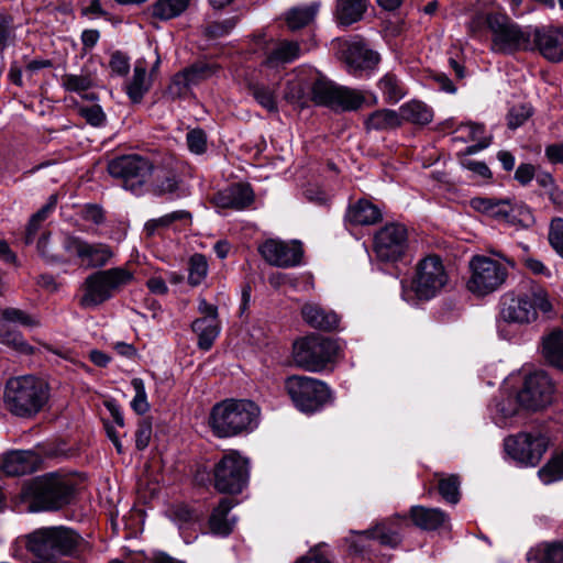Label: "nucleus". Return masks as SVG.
Wrapping results in <instances>:
<instances>
[{
	"instance_id": "35",
	"label": "nucleus",
	"mask_w": 563,
	"mask_h": 563,
	"mask_svg": "<svg viewBox=\"0 0 563 563\" xmlns=\"http://www.w3.org/2000/svg\"><path fill=\"white\" fill-rule=\"evenodd\" d=\"M400 124L409 122L412 124L426 125L433 119V111L426 103L411 100L399 108Z\"/></svg>"
},
{
	"instance_id": "59",
	"label": "nucleus",
	"mask_w": 563,
	"mask_h": 563,
	"mask_svg": "<svg viewBox=\"0 0 563 563\" xmlns=\"http://www.w3.org/2000/svg\"><path fill=\"white\" fill-rule=\"evenodd\" d=\"M79 114L91 125L100 126L106 121V114L102 111L101 107L98 104H92L89 107H81L79 109Z\"/></svg>"
},
{
	"instance_id": "22",
	"label": "nucleus",
	"mask_w": 563,
	"mask_h": 563,
	"mask_svg": "<svg viewBox=\"0 0 563 563\" xmlns=\"http://www.w3.org/2000/svg\"><path fill=\"white\" fill-rule=\"evenodd\" d=\"M41 457L34 451H12L3 455L0 470L8 476H20L37 470Z\"/></svg>"
},
{
	"instance_id": "1",
	"label": "nucleus",
	"mask_w": 563,
	"mask_h": 563,
	"mask_svg": "<svg viewBox=\"0 0 563 563\" xmlns=\"http://www.w3.org/2000/svg\"><path fill=\"white\" fill-rule=\"evenodd\" d=\"M258 406L247 399H225L213 406L210 427L219 438L253 431L260 422Z\"/></svg>"
},
{
	"instance_id": "34",
	"label": "nucleus",
	"mask_w": 563,
	"mask_h": 563,
	"mask_svg": "<svg viewBox=\"0 0 563 563\" xmlns=\"http://www.w3.org/2000/svg\"><path fill=\"white\" fill-rule=\"evenodd\" d=\"M146 63L143 59L136 60L133 69V76L125 86L129 98L137 103L151 87V80L146 76Z\"/></svg>"
},
{
	"instance_id": "46",
	"label": "nucleus",
	"mask_w": 563,
	"mask_h": 563,
	"mask_svg": "<svg viewBox=\"0 0 563 563\" xmlns=\"http://www.w3.org/2000/svg\"><path fill=\"white\" fill-rule=\"evenodd\" d=\"M438 489L442 498L450 504H457L460 500V478L457 475H440Z\"/></svg>"
},
{
	"instance_id": "12",
	"label": "nucleus",
	"mask_w": 563,
	"mask_h": 563,
	"mask_svg": "<svg viewBox=\"0 0 563 563\" xmlns=\"http://www.w3.org/2000/svg\"><path fill=\"white\" fill-rule=\"evenodd\" d=\"M213 479L220 493H241L249 483V461L236 451L224 454L214 466Z\"/></svg>"
},
{
	"instance_id": "51",
	"label": "nucleus",
	"mask_w": 563,
	"mask_h": 563,
	"mask_svg": "<svg viewBox=\"0 0 563 563\" xmlns=\"http://www.w3.org/2000/svg\"><path fill=\"white\" fill-rule=\"evenodd\" d=\"M254 99L266 110L276 111V88L266 87L264 85H254L251 87Z\"/></svg>"
},
{
	"instance_id": "20",
	"label": "nucleus",
	"mask_w": 563,
	"mask_h": 563,
	"mask_svg": "<svg viewBox=\"0 0 563 563\" xmlns=\"http://www.w3.org/2000/svg\"><path fill=\"white\" fill-rule=\"evenodd\" d=\"M319 89V104L327 106L333 110L353 111L358 109L365 101L362 92L347 87L336 86L327 78Z\"/></svg>"
},
{
	"instance_id": "55",
	"label": "nucleus",
	"mask_w": 563,
	"mask_h": 563,
	"mask_svg": "<svg viewBox=\"0 0 563 563\" xmlns=\"http://www.w3.org/2000/svg\"><path fill=\"white\" fill-rule=\"evenodd\" d=\"M548 239L551 247L563 258V218L551 220Z\"/></svg>"
},
{
	"instance_id": "33",
	"label": "nucleus",
	"mask_w": 563,
	"mask_h": 563,
	"mask_svg": "<svg viewBox=\"0 0 563 563\" xmlns=\"http://www.w3.org/2000/svg\"><path fill=\"white\" fill-rule=\"evenodd\" d=\"M319 1L307 5H298L285 13V21L289 30L297 31L311 24L320 10Z\"/></svg>"
},
{
	"instance_id": "49",
	"label": "nucleus",
	"mask_w": 563,
	"mask_h": 563,
	"mask_svg": "<svg viewBox=\"0 0 563 563\" xmlns=\"http://www.w3.org/2000/svg\"><path fill=\"white\" fill-rule=\"evenodd\" d=\"M534 223L536 219L528 206L511 201V216L509 219V225L520 229H528Z\"/></svg>"
},
{
	"instance_id": "7",
	"label": "nucleus",
	"mask_w": 563,
	"mask_h": 563,
	"mask_svg": "<svg viewBox=\"0 0 563 563\" xmlns=\"http://www.w3.org/2000/svg\"><path fill=\"white\" fill-rule=\"evenodd\" d=\"M134 275L126 267H113L90 274L84 283L80 303L85 308L97 307L131 284Z\"/></svg>"
},
{
	"instance_id": "19",
	"label": "nucleus",
	"mask_w": 563,
	"mask_h": 563,
	"mask_svg": "<svg viewBox=\"0 0 563 563\" xmlns=\"http://www.w3.org/2000/svg\"><path fill=\"white\" fill-rule=\"evenodd\" d=\"M263 258L273 266L292 267L301 262L302 247L297 241L285 242L277 239H268L258 246Z\"/></svg>"
},
{
	"instance_id": "41",
	"label": "nucleus",
	"mask_w": 563,
	"mask_h": 563,
	"mask_svg": "<svg viewBox=\"0 0 563 563\" xmlns=\"http://www.w3.org/2000/svg\"><path fill=\"white\" fill-rule=\"evenodd\" d=\"M378 88L388 103H397L406 95L401 81L394 74H386L379 81Z\"/></svg>"
},
{
	"instance_id": "17",
	"label": "nucleus",
	"mask_w": 563,
	"mask_h": 563,
	"mask_svg": "<svg viewBox=\"0 0 563 563\" xmlns=\"http://www.w3.org/2000/svg\"><path fill=\"white\" fill-rule=\"evenodd\" d=\"M65 252L76 256L88 267L106 266L114 256L112 247L106 243H90L80 236L66 234L63 239Z\"/></svg>"
},
{
	"instance_id": "38",
	"label": "nucleus",
	"mask_w": 563,
	"mask_h": 563,
	"mask_svg": "<svg viewBox=\"0 0 563 563\" xmlns=\"http://www.w3.org/2000/svg\"><path fill=\"white\" fill-rule=\"evenodd\" d=\"M299 55L300 47L297 42L283 41L267 55L265 64L273 67L277 64L290 63Z\"/></svg>"
},
{
	"instance_id": "10",
	"label": "nucleus",
	"mask_w": 563,
	"mask_h": 563,
	"mask_svg": "<svg viewBox=\"0 0 563 563\" xmlns=\"http://www.w3.org/2000/svg\"><path fill=\"white\" fill-rule=\"evenodd\" d=\"M285 389L296 408L306 413L316 412L333 400L331 388L309 376H289L285 380Z\"/></svg>"
},
{
	"instance_id": "47",
	"label": "nucleus",
	"mask_w": 563,
	"mask_h": 563,
	"mask_svg": "<svg viewBox=\"0 0 563 563\" xmlns=\"http://www.w3.org/2000/svg\"><path fill=\"white\" fill-rule=\"evenodd\" d=\"M208 262L202 254H194L188 262V283L191 286H199L208 275Z\"/></svg>"
},
{
	"instance_id": "39",
	"label": "nucleus",
	"mask_w": 563,
	"mask_h": 563,
	"mask_svg": "<svg viewBox=\"0 0 563 563\" xmlns=\"http://www.w3.org/2000/svg\"><path fill=\"white\" fill-rule=\"evenodd\" d=\"M191 214L186 210H176L159 218L150 219L144 224L147 236H152L162 230L169 229L178 221L189 220Z\"/></svg>"
},
{
	"instance_id": "44",
	"label": "nucleus",
	"mask_w": 563,
	"mask_h": 563,
	"mask_svg": "<svg viewBox=\"0 0 563 563\" xmlns=\"http://www.w3.org/2000/svg\"><path fill=\"white\" fill-rule=\"evenodd\" d=\"M0 343L9 345L22 353L30 354L33 352L32 346L24 341L22 334L3 320H0Z\"/></svg>"
},
{
	"instance_id": "63",
	"label": "nucleus",
	"mask_w": 563,
	"mask_h": 563,
	"mask_svg": "<svg viewBox=\"0 0 563 563\" xmlns=\"http://www.w3.org/2000/svg\"><path fill=\"white\" fill-rule=\"evenodd\" d=\"M457 131L467 132V136L465 137V142H479L483 137H492V135L485 134L484 125L477 123H466L461 125Z\"/></svg>"
},
{
	"instance_id": "32",
	"label": "nucleus",
	"mask_w": 563,
	"mask_h": 563,
	"mask_svg": "<svg viewBox=\"0 0 563 563\" xmlns=\"http://www.w3.org/2000/svg\"><path fill=\"white\" fill-rule=\"evenodd\" d=\"M366 9L364 0H336L334 18L340 25L349 26L361 21Z\"/></svg>"
},
{
	"instance_id": "14",
	"label": "nucleus",
	"mask_w": 563,
	"mask_h": 563,
	"mask_svg": "<svg viewBox=\"0 0 563 563\" xmlns=\"http://www.w3.org/2000/svg\"><path fill=\"white\" fill-rule=\"evenodd\" d=\"M373 251L380 262L401 261L408 251V230L401 223H388L374 235Z\"/></svg>"
},
{
	"instance_id": "53",
	"label": "nucleus",
	"mask_w": 563,
	"mask_h": 563,
	"mask_svg": "<svg viewBox=\"0 0 563 563\" xmlns=\"http://www.w3.org/2000/svg\"><path fill=\"white\" fill-rule=\"evenodd\" d=\"M131 385L135 391L131 407L137 415H144L150 410L144 382L141 378H133Z\"/></svg>"
},
{
	"instance_id": "31",
	"label": "nucleus",
	"mask_w": 563,
	"mask_h": 563,
	"mask_svg": "<svg viewBox=\"0 0 563 563\" xmlns=\"http://www.w3.org/2000/svg\"><path fill=\"white\" fill-rule=\"evenodd\" d=\"M232 508L233 501L231 499L223 498L220 500L209 519V526L212 533L225 537L232 532L235 519L228 517Z\"/></svg>"
},
{
	"instance_id": "64",
	"label": "nucleus",
	"mask_w": 563,
	"mask_h": 563,
	"mask_svg": "<svg viewBox=\"0 0 563 563\" xmlns=\"http://www.w3.org/2000/svg\"><path fill=\"white\" fill-rule=\"evenodd\" d=\"M81 218L97 225L104 221L102 209L97 205H86L81 210Z\"/></svg>"
},
{
	"instance_id": "6",
	"label": "nucleus",
	"mask_w": 563,
	"mask_h": 563,
	"mask_svg": "<svg viewBox=\"0 0 563 563\" xmlns=\"http://www.w3.org/2000/svg\"><path fill=\"white\" fill-rule=\"evenodd\" d=\"M496 255L505 263L484 255H475L471 258L466 287L473 295L478 297L490 295L506 283L509 275L507 265L514 268L515 262L504 257L501 253H496Z\"/></svg>"
},
{
	"instance_id": "54",
	"label": "nucleus",
	"mask_w": 563,
	"mask_h": 563,
	"mask_svg": "<svg viewBox=\"0 0 563 563\" xmlns=\"http://www.w3.org/2000/svg\"><path fill=\"white\" fill-rule=\"evenodd\" d=\"M178 189V179L173 172H164L157 175L153 187V192L157 196L174 194Z\"/></svg>"
},
{
	"instance_id": "43",
	"label": "nucleus",
	"mask_w": 563,
	"mask_h": 563,
	"mask_svg": "<svg viewBox=\"0 0 563 563\" xmlns=\"http://www.w3.org/2000/svg\"><path fill=\"white\" fill-rule=\"evenodd\" d=\"M57 197L53 195L48 198V201L36 213H34L31 217L26 227L24 238L26 244L33 242L41 223L47 219L48 214L55 209Z\"/></svg>"
},
{
	"instance_id": "16",
	"label": "nucleus",
	"mask_w": 563,
	"mask_h": 563,
	"mask_svg": "<svg viewBox=\"0 0 563 563\" xmlns=\"http://www.w3.org/2000/svg\"><path fill=\"white\" fill-rule=\"evenodd\" d=\"M506 453L522 465L534 466L547 451V439L539 433L521 432L504 442Z\"/></svg>"
},
{
	"instance_id": "4",
	"label": "nucleus",
	"mask_w": 563,
	"mask_h": 563,
	"mask_svg": "<svg viewBox=\"0 0 563 563\" xmlns=\"http://www.w3.org/2000/svg\"><path fill=\"white\" fill-rule=\"evenodd\" d=\"M71 494V479L58 472L37 476L23 489L31 511L58 510L69 504Z\"/></svg>"
},
{
	"instance_id": "62",
	"label": "nucleus",
	"mask_w": 563,
	"mask_h": 563,
	"mask_svg": "<svg viewBox=\"0 0 563 563\" xmlns=\"http://www.w3.org/2000/svg\"><path fill=\"white\" fill-rule=\"evenodd\" d=\"M531 115V109L526 106L514 107L508 114V125L517 129L522 125Z\"/></svg>"
},
{
	"instance_id": "48",
	"label": "nucleus",
	"mask_w": 563,
	"mask_h": 563,
	"mask_svg": "<svg viewBox=\"0 0 563 563\" xmlns=\"http://www.w3.org/2000/svg\"><path fill=\"white\" fill-rule=\"evenodd\" d=\"M62 87L70 92H86L93 86V80L88 74H65L60 79Z\"/></svg>"
},
{
	"instance_id": "24",
	"label": "nucleus",
	"mask_w": 563,
	"mask_h": 563,
	"mask_svg": "<svg viewBox=\"0 0 563 563\" xmlns=\"http://www.w3.org/2000/svg\"><path fill=\"white\" fill-rule=\"evenodd\" d=\"M301 316L306 323L311 328L332 331L339 327V316L332 311L327 310L318 303L308 302L301 308Z\"/></svg>"
},
{
	"instance_id": "26",
	"label": "nucleus",
	"mask_w": 563,
	"mask_h": 563,
	"mask_svg": "<svg viewBox=\"0 0 563 563\" xmlns=\"http://www.w3.org/2000/svg\"><path fill=\"white\" fill-rule=\"evenodd\" d=\"M406 518L395 517L377 525L371 530L363 531L362 537L378 540L384 545L395 547L400 542V531Z\"/></svg>"
},
{
	"instance_id": "56",
	"label": "nucleus",
	"mask_w": 563,
	"mask_h": 563,
	"mask_svg": "<svg viewBox=\"0 0 563 563\" xmlns=\"http://www.w3.org/2000/svg\"><path fill=\"white\" fill-rule=\"evenodd\" d=\"M170 519L178 525V527L185 528L198 520V516L185 505L174 506L168 510Z\"/></svg>"
},
{
	"instance_id": "60",
	"label": "nucleus",
	"mask_w": 563,
	"mask_h": 563,
	"mask_svg": "<svg viewBox=\"0 0 563 563\" xmlns=\"http://www.w3.org/2000/svg\"><path fill=\"white\" fill-rule=\"evenodd\" d=\"M236 19L229 18L223 21L212 22L206 29L207 34L210 37H221L229 34L235 26Z\"/></svg>"
},
{
	"instance_id": "42",
	"label": "nucleus",
	"mask_w": 563,
	"mask_h": 563,
	"mask_svg": "<svg viewBox=\"0 0 563 563\" xmlns=\"http://www.w3.org/2000/svg\"><path fill=\"white\" fill-rule=\"evenodd\" d=\"M530 555L537 563H563V541L539 544Z\"/></svg>"
},
{
	"instance_id": "45",
	"label": "nucleus",
	"mask_w": 563,
	"mask_h": 563,
	"mask_svg": "<svg viewBox=\"0 0 563 563\" xmlns=\"http://www.w3.org/2000/svg\"><path fill=\"white\" fill-rule=\"evenodd\" d=\"M538 476L544 485L563 479V451L552 456L545 465H543Z\"/></svg>"
},
{
	"instance_id": "27",
	"label": "nucleus",
	"mask_w": 563,
	"mask_h": 563,
	"mask_svg": "<svg viewBox=\"0 0 563 563\" xmlns=\"http://www.w3.org/2000/svg\"><path fill=\"white\" fill-rule=\"evenodd\" d=\"M345 60L351 70H362L376 66L379 62V55L367 48L361 42L349 44L345 51Z\"/></svg>"
},
{
	"instance_id": "37",
	"label": "nucleus",
	"mask_w": 563,
	"mask_h": 563,
	"mask_svg": "<svg viewBox=\"0 0 563 563\" xmlns=\"http://www.w3.org/2000/svg\"><path fill=\"white\" fill-rule=\"evenodd\" d=\"M367 130H393L400 126L399 110L380 109L371 113L365 120Z\"/></svg>"
},
{
	"instance_id": "25",
	"label": "nucleus",
	"mask_w": 563,
	"mask_h": 563,
	"mask_svg": "<svg viewBox=\"0 0 563 563\" xmlns=\"http://www.w3.org/2000/svg\"><path fill=\"white\" fill-rule=\"evenodd\" d=\"M470 206L477 212L509 224L511 216V200L509 199L475 197L471 199Z\"/></svg>"
},
{
	"instance_id": "5",
	"label": "nucleus",
	"mask_w": 563,
	"mask_h": 563,
	"mask_svg": "<svg viewBox=\"0 0 563 563\" xmlns=\"http://www.w3.org/2000/svg\"><path fill=\"white\" fill-rule=\"evenodd\" d=\"M79 537L65 527L41 528L27 536L26 548L36 556L33 563H59V555L74 552Z\"/></svg>"
},
{
	"instance_id": "36",
	"label": "nucleus",
	"mask_w": 563,
	"mask_h": 563,
	"mask_svg": "<svg viewBox=\"0 0 563 563\" xmlns=\"http://www.w3.org/2000/svg\"><path fill=\"white\" fill-rule=\"evenodd\" d=\"M192 331L198 335V345L202 350H209L220 333L218 319L199 318L191 324Z\"/></svg>"
},
{
	"instance_id": "30",
	"label": "nucleus",
	"mask_w": 563,
	"mask_h": 563,
	"mask_svg": "<svg viewBox=\"0 0 563 563\" xmlns=\"http://www.w3.org/2000/svg\"><path fill=\"white\" fill-rule=\"evenodd\" d=\"M541 353L550 365L563 369V330L553 329L542 336Z\"/></svg>"
},
{
	"instance_id": "40",
	"label": "nucleus",
	"mask_w": 563,
	"mask_h": 563,
	"mask_svg": "<svg viewBox=\"0 0 563 563\" xmlns=\"http://www.w3.org/2000/svg\"><path fill=\"white\" fill-rule=\"evenodd\" d=\"M189 0H156L152 4V15L158 20H170L180 15L188 7Z\"/></svg>"
},
{
	"instance_id": "9",
	"label": "nucleus",
	"mask_w": 563,
	"mask_h": 563,
	"mask_svg": "<svg viewBox=\"0 0 563 563\" xmlns=\"http://www.w3.org/2000/svg\"><path fill=\"white\" fill-rule=\"evenodd\" d=\"M449 282L450 274L443 258L428 254L417 262L410 286L418 299L430 300L441 294Z\"/></svg>"
},
{
	"instance_id": "21",
	"label": "nucleus",
	"mask_w": 563,
	"mask_h": 563,
	"mask_svg": "<svg viewBox=\"0 0 563 563\" xmlns=\"http://www.w3.org/2000/svg\"><path fill=\"white\" fill-rule=\"evenodd\" d=\"M531 32L532 49L538 48L547 59H563V33L554 29H534Z\"/></svg>"
},
{
	"instance_id": "2",
	"label": "nucleus",
	"mask_w": 563,
	"mask_h": 563,
	"mask_svg": "<svg viewBox=\"0 0 563 563\" xmlns=\"http://www.w3.org/2000/svg\"><path fill=\"white\" fill-rule=\"evenodd\" d=\"M49 398L47 384L33 375L10 378L4 388L7 409L16 417L31 418L38 413Z\"/></svg>"
},
{
	"instance_id": "3",
	"label": "nucleus",
	"mask_w": 563,
	"mask_h": 563,
	"mask_svg": "<svg viewBox=\"0 0 563 563\" xmlns=\"http://www.w3.org/2000/svg\"><path fill=\"white\" fill-rule=\"evenodd\" d=\"M553 303L549 292L540 285H532L527 291L507 294L503 298L501 319L507 323L528 325L539 320L540 314L550 317Z\"/></svg>"
},
{
	"instance_id": "52",
	"label": "nucleus",
	"mask_w": 563,
	"mask_h": 563,
	"mask_svg": "<svg viewBox=\"0 0 563 563\" xmlns=\"http://www.w3.org/2000/svg\"><path fill=\"white\" fill-rule=\"evenodd\" d=\"M4 322L19 323L26 328H36L40 325V320L35 317L26 313L25 311L16 308H7L2 312V319Z\"/></svg>"
},
{
	"instance_id": "57",
	"label": "nucleus",
	"mask_w": 563,
	"mask_h": 563,
	"mask_svg": "<svg viewBox=\"0 0 563 563\" xmlns=\"http://www.w3.org/2000/svg\"><path fill=\"white\" fill-rule=\"evenodd\" d=\"M191 87L192 86L186 78V75L180 71L173 77L172 82L168 86L167 93L173 99L183 98L189 93Z\"/></svg>"
},
{
	"instance_id": "61",
	"label": "nucleus",
	"mask_w": 563,
	"mask_h": 563,
	"mask_svg": "<svg viewBox=\"0 0 563 563\" xmlns=\"http://www.w3.org/2000/svg\"><path fill=\"white\" fill-rule=\"evenodd\" d=\"M152 438V423L148 420H142L135 432V445L137 450L146 449Z\"/></svg>"
},
{
	"instance_id": "28",
	"label": "nucleus",
	"mask_w": 563,
	"mask_h": 563,
	"mask_svg": "<svg viewBox=\"0 0 563 563\" xmlns=\"http://www.w3.org/2000/svg\"><path fill=\"white\" fill-rule=\"evenodd\" d=\"M410 518L415 526L422 530H437L449 522V516L439 508L413 506L410 509Z\"/></svg>"
},
{
	"instance_id": "23",
	"label": "nucleus",
	"mask_w": 563,
	"mask_h": 563,
	"mask_svg": "<svg viewBox=\"0 0 563 563\" xmlns=\"http://www.w3.org/2000/svg\"><path fill=\"white\" fill-rule=\"evenodd\" d=\"M253 200V192L247 185L234 184L219 192H217L212 202L218 208L243 209Z\"/></svg>"
},
{
	"instance_id": "58",
	"label": "nucleus",
	"mask_w": 563,
	"mask_h": 563,
	"mask_svg": "<svg viewBox=\"0 0 563 563\" xmlns=\"http://www.w3.org/2000/svg\"><path fill=\"white\" fill-rule=\"evenodd\" d=\"M188 148L194 154H202L207 150V136L200 129L190 130L186 136Z\"/></svg>"
},
{
	"instance_id": "15",
	"label": "nucleus",
	"mask_w": 563,
	"mask_h": 563,
	"mask_svg": "<svg viewBox=\"0 0 563 563\" xmlns=\"http://www.w3.org/2000/svg\"><path fill=\"white\" fill-rule=\"evenodd\" d=\"M554 383L543 372L528 375L517 394L518 404L527 410H541L550 406L554 399Z\"/></svg>"
},
{
	"instance_id": "29",
	"label": "nucleus",
	"mask_w": 563,
	"mask_h": 563,
	"mask_svg": "<svg viewBox=\"0 0 563 563\" xmlns=\"http://www.w3.org/2000/svg\"><path fill=\"white\" fill-rule=\"evenodd\" d=\"M382 219L380 210L371 201L361 199L350 206L345 221L352 225H372Z\"/></svg>"
},
{
	"instance_id": "13",
	"label": "nucleus",
	"mask_w": 563,
	"mask_h": 563,
	"mask_svg": "<svg viewBox=\"0 0 563 563\" xmlns=\"http://www.w3.org/2000/svg\"><path fill=\"white\" fill-rule=\"evenodd\" d=\"M488 26L492 32V49L510 54L516 51L532 49L531 32L521 30L504 16H490Z\"/></svg>"
},
{
	"instance_id": "18",
	"label": "nucleus",
	"mask_w": 563,
	"mask_h": 563,
	"mask_svg": "<svg viewBox=\"0 0 563 563\" xmlns=\"http://www.w3.org/2000/svg\"><path fill=\"white\" fill-rule=\"evenodd\" d=\"M325 77H323L317 69L312 67L298 68L292 78L287 81L285 91L286 99L290 101H300L306 97L319 104V87L323 85Z\"/></svg>"
},
{
	"instance_id": "11",
	"label": "nucleus",
	"mask_w": 563,
	"mask_h": 563,
	"mask_svg": "<svg viewBox=\"0 0 563 563\" xmlns=\"http://www.w3.org/2000/svg\"><path fill=\"white\" fill-rule=\"evenodd\" d=\"M153 164L150 159L137 155H122L108 163L109 174L122 181L124 189L135 195L143 192L144 187L153 173Z\"/></svg>"
},
{
	"instance_id": "8",
	"label": "nucleus",
	"mask_w": 563,
	"mask_h": 563,
	"mask_svg": "<svg viewBox=\"0 0 563 563\" xmlns=\"http://www.w3.org/2000/svg\"><path fill=\"white\" fill-rule=\"evenodd\" d=\"M338 353L339 346L335 341L319 335H309L294 342L291 357L297 367L311 373H320L335 361Z\"/></svg>"
},
{
	"instance_id": "50",
	"label": "nucleus",
	"mask_w": 563,
	"mask_h": 563,
	"mask_svg": "<svg viewBox=\"0 0 563 563\" xmlns=\"http://www.w3.org/2000/svg\"><path fill=\"white\" fill-rule=\"evenodd\" d=\"M217 71V67L207 63H197L183 70L191 86H196L203 80L212 77Z\"/></svg>"
}]
</instances>
